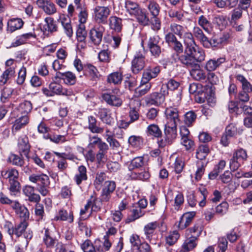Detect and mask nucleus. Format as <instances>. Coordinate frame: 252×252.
<instances>
[{
    "mask_svg": "<svg viewBox=\"0 0 252 252\" xmlns=\"http://www.w3.org/2000/svg\"><path fill=\"white\" fill-rule=\"evenodd\" d=\"M243 10L240 8H236L233 9L231 12V20L235 21L242 17Z\"/></svg>",
    "mask_w": 252,
    "mask_h": 252,
    "instance_id": "63",
    "label": "nucleus"
},
{
    "mask_svg": "<svg viewBox=\"0 0 252 252\" xmlns=\"http://www.w3.org/2000/svg\"><path fill=\"white\" fill-rule=\"evenodd\" d=\"M9 160L12 164L16 166H22L25 162L22 158L15 154H11L9 157Z\"/></svg>",
    "mask_w": 252,
    "mask_h": 252,
    "instance_id": "48",
    "label": "nucleus"
},
{
    "mask_svg": "<svg viewBox=\"0 0 252 252\" xmlns=\"http://www.w3.org/2000/svg\"><path fill=\"white\" fill-rule=\"evenodd\" d=\"M109 26L111 29L116 32L121 31L122 27V19L115 16H111L109 19Z\"/></svg>",
    "mask_w": 252,
    "mask_h": 252,
    "instance_id": "28",
    "label": "nucleus"
},
{
    "mask_svg": "<svg viewBox=\"0 0 252 252\" xmlns=\"http://www.w3.org/2000/svg\"><path fill=\"white\" fill-rule=\"evenodd\" d=\"M209 152V148L205 145H202L198 147L196 152V157L200 160L205 158Z\"/></svg>",
    "mask_w": 252,
    "mask_h": 252,
    "instance_id": "39",
    "label": "nucleus"
},
{
    "mask_svg": "<svg viewBox=\"0 0 252 252\" xmlns=\"http://www.w3.org/2000/svg\"><path fill=\"white\" fill-rule=\"evenodd\" d=\"M152 85L150 83H143L141 81L140 85L138 87L135 89L134 96L135 97H140L146 94L151 89Z\"/></svg>",
    "mask_w": 252,
    "mask_h": 252,
    "instance_id": "25",
    "label": "nucleus"
},
{
    "mask_svg": "<svg viewBox=\"0 0 252 252\" xmlns=\"http://www.w3.org/2000/svg\"><path fill=\"white\" fill-rule=\"evenodd\" d=\"M196 118V115L195 113L193 111H189L185 115V123L188 126H190L195 121Z\"/></svg>",
    "mask_w": 252,
    "mask_h": 252,
    "instance_id": "51",
    "label": "nucleus"
},
{
    "mask_svg": "<svg viewBox=\"0 0 252 252\" xmlns=\"http://www.w3.org/2000/svg\"><path fill=\"white\" fill-rule=\"evenodd\" d=\"M24 22L21 19L13 18L8 21L7 29L10 32H13L21 29L23 26Z\"/></svg>",
    "mask_w": 252,
    "mask_h": 252,
    "instance_id": "26",
    "label": "nucleus"
},
{
    "mask_svg": "<svg viewBox=\"0 0 252 252\" xmlns=\"http://www.w3.org/2000/svg\"><path fill=\"white\" fill-rule=\"evenodd\" d=\"M164 134V142L161 141L162 146L166 144H171L177 136V125L166 123L165 125Z\"/></svg>",
    "mask_w": 252,
    "mask_h": 252,
    "instance_id": "6",
    "label": "nucleus"
},
{
    "mask_svg": "<svg viewBox=\"0 0 252 252\" xmlns=\"http://www.w3.org/2000/svg\"><path fill=\"white\" fill-rule=\"evenodd\" d=\"M158 224L156 221L152 222L146 224L144 228V231L146 235V239L149 241V242L153 244H156V242L154 240H152L154 232L158 227Z\"/></svg>",
    "mask_w": 252,
    "mask_h": 252,
    "instance_id": "16",
    "label": "nucleus"
},
{
    "mask_svg": "<svg viewBox=\"0 0 252 252\" xmlns=\"http://www.w3.org/2000/svg\"><path fill=\"white\" fill-rule=\"evenodd\" d=\"M185 52L198 63H201L205 60V53L204 50L199 48L196 44L187 46Z\"/></svg>",
    "mask_w": 252,
    "mask_h": 252,
    "instance_id": "5",
    "label": "nucleus"
},
{
    "mask_svg": "<svg viewBox=\"0 0 252 252\" xmlns=\"http://www.w3.org/2000/svg\"><path fill=\"white\" fill-rule=\"evenodd\" d=\"M248 158L247 152L243 149L237 150L234 153L232 158L230 159L229 166L231 170L238 169L240 165L246 160Z\"/></svg>",
    "mask_w": 252,
    "mask_h": 252,
    "instance_id": "2",
    "label": "nucleus"
},
{
    "mask_svg": "<svg viewBox=\"0 0 252 252\" xmlns=\"http://www.w3.org/2000/svg\"><path fill=\"white\" fill-rule=\"evenodd\" d=\"M168 15L171 18H176L177 21H183L184 14L181 11L171 9L168 11Z\"/></svg>",
    "mask_w": 252,
    "mask_h": 252,
    "instance_id": "55",
    "label": "nucleus"
},
{
    "mask_svg": "<svg viewBox=\"0 0 252 252\" xmlns=\"http://www.w3.org/2000/svg\"><path fill=\"white\" fill-rule=\"evenodd\" d=\"M19 149L23 152L28 153L30 150V146L29 144V139L26 135L21 136L18 140Z\"/></svg>",
    "mask_w": 252,
    "mask_h": 252,
    "instance_id": "37",
    "label": "nucleus"
},
{
    "mask_svg": "<svg viewBox=\"0 0 252 252\" xmlns=\"http://www.w3.org/2000/svg\"><path fill=\"white\" fill-rule=\"evenodd\" d=\"M53 81L49 85V89L52 90L53 95H69L71 94V92L67 89L63 88L62 85L55 82V78H52Z\"/></svg>",
    "mask_w": 252,
    "mask_h": 252,
    "instance_id": "12",
    "label": "nucleus"
},
{
    "mask_svg": "<svg viewBox=\"0 0 252 252\" xmlns=\"http://www.w3.org/2000/svg\"><path fill=\"white\" fill-rule=\"evenodd\" d=\"M160 71V67L157 66L155 67H149L146 68L143 72L142 82L143 83L149 82V81L152 79L156 78Z\"/></svg>",
    "mask_w": 252,
    "mask_h": 252,
    "instance_id": "10",
    "label": "nucleus"
},
{
    "mask_svg": "<svg viewBox=\"0 0 252 252\" xmlns=\"http://www.w3.org/2000/svg\"><path fill=\"white\" fill-rule=\"evenodd\" d=\"M134 16L137 19L138 22L143 25H147L149 22V19L145 12L143 11L140 8L135 14Z\"/></svg>",
    "mask_w": 252,
    "mask_h": 252,
    "instance_id": "36",
    "label": "nucleus"
},
{
    "mask_svg": "<svg viewBox=\"0 0 252 252\" xmlns=\"http://www.w3.org/2000/svg\"><path fill=\"white\" fill-rule=\"evenodd\" d=\"M23 41L26 43V41L31 37H35L34 28L33 24H31L28 32L20 36Z\"/></svg>",
    "mask_w": 252,
    "mask_h": 252,
    "instance_id": "49",
    "label": "nucleus"
},
{
    "mask_svg": "<svg viewBox=\"0 0 252 252\" xmlns=\"http://www.w3.org/2000/svg\"><path fill=\"white\" fill-rule=\"evenodd\" d=\"M87 32L84 24H80L76 31V36L78 41H85L86 38Z\"/></svg>",
    "mask_w": 252,
    "mask_h": 252,
    "instance_id": "45",
    "label": "nucleus"
},
{
    "mask_svg": "<svg viewBox=\"0 0 252 252\" xmlns=\"http://www.w3.org/2000/svg\"><path fill=\"white\" fill-rule=\"evenodd\" d=\"M44 242L47 247H53L56 243V240L49 235L48 230H45Z\"/></svg>",
    "mask_w": 252,
    "mask_h": 252,
    "instance_id": "57",
    "label": "nucleus"
},
{
    "mask_svg": "<svg viewBox=\"0 0 252 252\" xmlns=\"http://www.w3.org/2000/svg\"><path fill=\"white\" fill-rule=\"evenodd\" d=\"M26 77V68L23 66L21 68L18 72V76L17 79V83L19 85H22L24 82Z\"/></svg>",
    "mask_w": 252,
    "mask_h": 252,
    "instance_id": "61",
    "label": "nucleus"
},
{
    "mask_svg": "<svg viewBox=\"0 0 252 252\" xmlns=\"http://www.w3.org/2000/svg\"><path fill=\"white\" fill-rule=\"evenodd\" d=\"M131 179L141 181H147L150 177L148 171L144 170L140 172H132L130 175Z\"/></svg>",
    "mask_w": 252,
    "mask_h": 252,
    "instance_id": "30",
    "label": "nucleus"
},
{
    "mask_svg": "<svg viewBox=\"0 0 252 252\" xmlns=\"http://www.w3.org/2000/svg\"><path fill=\"white\" fill-rule=\"evenodd\" d=\"M143 164V158L142 157H136L131 160L128 166V169L129 170H132L142 166Z\"/></svg>",
    "mask_w": 252,
    "mask_h": 252,
    "instance_id": "47",
    "label": "nucleus"
},
{
    "mask_svg": "<svg viewBox=\"0 0 252 252\" xmlns=\"http://www.w3.org/2000/svg\"><path fill=\"white\" fill-rule=\"evenodd\" d=\"M165 101L163 97L158 92H154L145 97L147 104L150 105H159Z\"/></svg>",
    "mask_w": 252,
    "mask_h": 252,
    "instance_id": "17",
    "label": "nucleus"
},
{
    "mask_svg": "<svg viewBox=\"0 0 252 252\" xmlns=\"http://www.w3.org/2000/svg\"><path fill=\"white\" fill-rule=\"evenodd\" d=\"M81 248L84 252H94L95 249L92 242L89 240H86L81 245Z\"/></svg>",
    "mask_w": 252,
    "mask_h": 252,
    "instance_id": "59",
    "label": "nucleus"
},
{
    "mask_svg": "<svg viewBox=\"0 0 252 252\" xmlns=\"http://www.w3.org/2000/svg\"><path fill=\"white\" fill-rule=\"evenodd\" d=\"M228 208V204L226 202H223L216 208V213L220 216L226 213Z\"/></svg>",
    "mask_w": 252,
    "mask_h": 252,
    "instance_id": "54",
    "label": "nucleus"
},
{
    "mask_svg": "<svg viewBox=\"0 0 252 252\" xmlns=\"http://www.w3.org/2000/svg\"><path fill=\"white\" fill-rule=\"evenodd\" d=\"M12 208L15 210L16 213L25 221L29 217L28 210L24 206L21 205L18 201L12 202Z\"/></svg>",
    "mask_w": 252,
    "mask_h": 252,
    "instance_id": "15",
    "label": "nucleus"
},
{
    "mask_svg": "<svg viewBox=\"0 0 252 252\" xmlns=\"http://www.w3.org/2000/svg\"><path fill=\"white\" fill-rule=\"evenodd\" d=\"M94 12L95 21L98 23L105 24L111 13V6L97 5L94 7Z\"/></svg>",
    "mask_w": 252,
    "mask_h": 252,
    "instance_id": "3",
    "label": "nucleus"
},
{
    "mask_svg": "<svg viewBox=\"0 0 252 252\" xmlns=\"http://www.w3.org/2000/svg\"><path fill=\"white\" fill-rule=\"evenodd\" d=\"M32 108V104L29 101H24L21 102L18 107V110L24 115H27Z\"/></svg>",
    "mask_w": 252,
    "mask_h": 252,
    "instance_id": "38",
    "label": "nucleus"
},
{
    "mask_svg": "<svg viewBox=\"0 0 252 252\" xmlns=\"http://www.w3.org/2000/svg\"><path fill=\"white\" fill-rule=\"evenodd\" d=\"M146 132L148 136L154 137H159L161 135V131L158 126L155 124L149 125L147 128Z\"/></svg>",
    "mask_w": 252,
    "mask_h": 252,
    "instance_id": "32",
    "label": "nucleus"
},
{
    "mask_svg": "<svg viewBox=\"0 0 252 252\" xmlns=\"http://www.w3.org/2000/svg\"><path fill=\"white\" fill-rule=\"evenodd\" d=\"M184 42L187 46L189 45H194L196 44L194 40L193 35L191 32H184L183 35Z\"/></svg>",
    "mask_w": 252,
    "mask_h": 252,
    "instance_id": "60",
    "label": "nucleus"
},
{
    "mask_svg": "<svg viewBox=\"0 0 252 252\" xmlns=\"http://www.w3.org/2000/svg\"><path fill=\"white\" fill-rule=\"evenodd\" d=\"M145 211H142L140 208L136 207L131 210L130 221H133L145 215Z\"/></svg>",
    "mask_w": 252,
    "mask_h": 252,
    "instance_id": "53",
    "label": "nucleus"
},
{
    "mask_svg": "<svg viewBox=\"0 0 252 252\" xmlns=\"http://www.w3.org/2000/svg\"><path fill=\"white\" fill-rule=\"evenodd\" d=\"M145 66L144 57L142 55L135 56L131 63V69L134 73H138Z\"/></svg>",
    "mask_w": 252,
    "mask_h": 252,
    "instance_id": "13",
    "label": "nucleus"
},
{
    "mask_svg": "<svg viewBox=\"0 0 252 252\" xmlns=\"http://www.w3.org/2000/svg\"><path fill=\"white\" fill-rule=\"evenodd\" d=\"M24 194L28 197L31 202L38 203L40 200L39 194L34 192V188L31 186H26L23 189Z\"/></svg>",
    "mask_w": 252,
    "mask_h": 252,
    "instance_id": "18",
    "label": "nucleus"
},
{
    "mask_svg": "<svg viewBox=\"0 0 252 252\" xmlns=\"http://www.w3.org/2000/svg\"><path fill=\"white\" fill-rule=\"evenodd\" d=\"M44 21L46 24L44 26V28L46 31L51 32L57 31V26L53 18L51 17H47L45 19Z\"/></svg>",
    "mask_w": 252,
    "mask_h": 252,
    "instance_id": "43",
    "label": "nucleus"
},
{
    "mask_svg": "<svg viewBox=\"0 0 252 252\" xmlns=\"http://www.w3.org/2000/svg\"><path fill=\"white\" fill-rule=\"evenodd\" d=\"M165 114L167 120L166 123L177 125V123L180 121L178 111L177 109L173 107L168 108L165 110Z\"/></svg>",
    "mask_w": 252,
    "mask_h": 252,
    "instance_id": "14",
    "label": "nucleus"
},
{
    "mask_svg": "<svg viewBox=\"0 0 252 252\" xmlns=\"http://www.w3.org/2000/svg\"><path fill=\"white\" fill-rule=\"evenodd\" d=\"M148 9L152 16H158L159 12V6L158 3L154 1H150L148 5Z\"/></svg>",
    "mask_w": 252,
    "mask_h": 252,
    "instance_id": "56",
    "label": "nucleus"
},
{
    "mask_svg": "<svg viewBox=\"0 0 252 252\" xmlns=\"http://www.w3.org/2000/svg\"><path fill=\"white\" fill-rule=\"evenodd\" d=\"M104 28L101 25L94 26L89 32V38L91 42L94 45L100 44L102 41Z\"/></svg>",
    "mask_w": 252,
    "mask_h": 252,
    "instance_id": "7",
    "label": "nucleus"
},
{
    "mask_svg": "<svg viewBox=\"0 0 252 252\" xmlns=\"http://www.w3.org/2000/svg\"><path fill=\"white\" fill-rule=\"evenodd\" d=\"M88 128L93 133H101L103 131V128L97 126L96 119L92 116L88 118Z\"/></svg>",
    "mask_w": 252,
    "mask_h": 252,
    "instance_id": "23",
    "label": "nucleus"
},
{
    "mask_svg": "<svg viewBox=\"0 0 252 252\" xmlns=\"http://www.w3.org/2000/svg\"><path fill=\"white\" fill-rule=\"evenodd\" d=\"M179 237L180 235L177 231L171 232L166 237V243L170 246L172 245L176 242Z\"/></svg>",
    "mask_w": 252,
    "mask_h": 252,
    "instance_id": "52",
    "label": "nucleus"
},
{
    "mask_svg": "<svg viewBox=\"0 0 252 252\" xmlns=\"http://www.w3.org/2000/svg\"><path fill=\"white\" fill-rule=\"evenodd\" d=\"M57 220H66L69 222H72L73 220V217L72 213L69 214L65 210H61L59 211L58 215L56 217Z\"/></svg>",
    "mask_w": 252,
    "mask_h": 252,
    "instance_id": "46",
    "label": "nucleus"
},
{
    "mask_svg": "<svg viewBox=\"0 0 252 252\" xmlns=\"http://www.w3.org/2000/svg\"><path fill=\"white\" fill-rule=\"evenodd\" d=\"M181 142L187 150L191 149L194 146V142L189 137L181 138Z\"/></svg>",
    "mask_w": 252,
    "mask_h": 252,
    "instance_id": "64",
    "label": "nucleus"
},
{
    "mask_svg": "<svg viewBox=\"0 0 252 252\" xmlns=\"http://www.w3.org/2000/svg\"><path fill=\"white\" fill-rule=\"evenodd\" d=\"M190 74L196 80H204L206 78V74L204 71L199 67L192 68Z\"/></svg>",
    "mask_w": 252,
    "mask_h": 252,
    "instance_id": "40",
    "label": "nucleus"
},
{
    "mask_svg": "<svg viewBox=\"0 0 252 252\" xmlns=\"http://www.w3.org/2000/svg\"><path fill=\"white\" fill-rule=\"evenodd\" d=\"M37 4L48 15H53L57 12L55 4L48 0H37Z\"/></svg>",
    "mask_w": 252,
    "mask_h": 252,
    "instance_id": "9",
    "label": "nucleus"
},
{
    "mask_svg": "<svg viewBox=\"0 0 252 252\" xmlns=\"http://www.w3.org/2000/svg\"><path fill=\"white\" fill-rule=\"evenodd\" d=\"M225 40L223 37H219L214 36L211 39L209 40L207 38L206 42H207V46H203L206 48L216 47L220 46L223 42Z\"/></svg>",
    "mask_w": 252,
    "mask_h": 252,
    "instance_id": "41",
    "label": "nucleus"
},
{
    "mask_svg": "<svg viewBox=\"0 0 252 252\" xmlns=\"http://www.w3.org/2000/svg\"><path fill=\"white\" fill-rule=\"evenodd\" d=\"M193 33L195 37L198 39L203 46H207V37L204 35L203 31L198 27H195L193 28Z\"/></svg>",
    "mask_w": 252,
    "mask_h": 252,
    "instance_id": "34",
    "label": "nucleus"
},
{
    "mask_svg": "<svg viewBox=\"0 0 252 252\" xmlns=\"http://www.w3.org/2000/svg\"><path fill=\"white\" fill-rule=\"evenodd\" d=\"M116 189V183L113 181H107L104 182L101 194V200L103 202H108L110 197L111 194Z\"/></svg>",
    "mask_w": 252,
    "mask_h": 252,
    "instance_id": "8",
    "label": "nucleus"
},
{
    "mask_svg": "<svg viewBox=\"0 0 252 252\" xmlns=\"http://www.w3.org/2000/svg\"><path fill=\"white\" fill-rule=\"evenodd\" d=\"M243 129L240 127H238L236 124H230L226 128L225 133L229 137H233L237 134L242 133Z\"/></svg>",
    "mask_w": 252,
    "mask_h": 252,
    "instance_id": "31",
    "label": "nucleus"
},
{
    "mask_svg": "<svg viewBox=\"0 0 252 252\" xmlns=\"http://www.w3.org/2000/svg\"><path fill=\"white\" fill-rule=\"evenodd\" d=\"M194 213L188 212L184 214L180 218L178 223V227L181 229H184L189 225L194 216Z\"/></svg>",
    "mask_w": 252,
    "mask_h": 252,
    "instance_id": "21",
    "label": "nucleus"
},
{
    "mask_svg": "<svg viewBox=\"0 0 252 252\" xmlns=\"http://www.w3.org/2000/svg\"><path fill=\"white\" fill-rule=\"evenodd\" d=\"M27 223L23 220V221L21 222L19 224L16 225L14 229H15V234L17 237H20L22 235L23 233L26 230L27 227Z\"/></svg>",
    "mask_w": 252,
    "mask_h": 252,
    "instance_id": "50",
    "label": "nucleus"
},
{
    "mask_svg": "<svg viewBox=\"0 0 252 252\" xmlns=\"http://www.w3.org/2000/svg\"><path fill=\"white\" fill-rule=\"evenodd\" d=\"M129 143L134 147H139L142 143V138L140 136L132 135L128 138Z\"/></svg>",
    "mask_w": 252,
    "mask_h": 252,
    "instance_id": "58",
    "label": "nucleus"
},
{
    "mask_svg": "<svg viewBox=\"0 0 252 252\" xmlns=\"http://www.w3.org/2000/svg\"><path fill=\"white\" fill-rule=\"evenodd\" d=\"M197 239L195 237H190L187 239L182 245L180 252H189L196 246Z\"/></svg>",
    "mask_w": 252,
    "mask_h": 252,
    "instance_id": "24",
    "label": "nucleus"
},
{
    "mask_svg": "<svg viewBox=\"0 0 252 252\" xmlns=\"http://www.w3.org/2000/svg\"><path fill=\"white\" fill-rule=\"evenodd\" d=\"M3 178L8 180L10 184V190L14 192L18 190L19 183L18 181L19 177L18 171L14 168L8 169L1 172Z\"/></svg>",
    "mask_w": 252,
    "mask_h": 252,
    "instance_id": "1",
    "label": "nucleus"
},
{
    "mask_svg": "<svg viewBox=\"0 0 252 252\" xmlns=\"http://www.w3.org/2000/svg\"><path fill=\"white\" fill-rule=\"evenodd\" d=\"M106 140L113 149H117L120 147L119 142L110 134H106Z\"/></svg>",
    "mask_w": 252,
    "mask_h": 252,
    "instance_id": "62",
    "label": "nucleus"
},
{
    "mask_svg": "<svg viewBox=\"0 0 252 252\" xmlns=\"http://www.w3.org/2000/svg\"><path fill=\"white\" fill-rule=\"evenodd\" d=\"M224 58H219L217 59H213L208 60L205 64V68L209 72L216 70L222 63H224Z\"/></svg>",
    "mask_w": 252,
    "mask_h": 252,
    "instance_id": "20",
    "label": "nucleus"
},
{
    "mask_svg": "<svg viewBox=\"0 0 252 252\" xmlns=\"http://www.w3.org/2000/svg\"><path fill=\"white\" fill-rule=\"evenodd\" d=\"M179 59L182 63L188 67L193 68L199 67V65L197 63L198 62L191 56L188 55V54L186 53L185 52L184 55L179 57Z\"/></svg>",
    "mask_w": 252,
    "mask_h": 252,
    "instance_id": "19",
    "label": "nucleus"
},
{
    "mask_svg": "<svg viewBox=\"0 0 252 252\" xmlns=\"http://www.w3.org/2000/svg\"><path fill=\"white\" fill-rule=\"evenodd\" d=\"M120 94L119 89L115 88L110 93L103 94L102 97L107 104L112 106H120L122 104V100L120 98Z\"/></svg>",
    "mask_w": 252,
    "mask_h": 252,
    "instance_id": "4",
    "label": "nucleus"
},
{
    "mask_svg": "<svg viewBox=\"0 0 252 252\" xmlns=\"http://www.w3.org/2000/svg\"><path fill=\"white\" fill-rule=\"evenodd\" d=\"M15 73L14 67L7 68L0 77V85H4L10 78L14 75Z\"/></svg>",
    "mask_w": 252,
    "mask_h": 252,
    "instance_id": "29",
    "label": "nucleus"
},
{
    "mask_svg": "<svg viewBox=\"0 0 252 252\" xmlns=\"http://www.w3.org/2000/svg\"><path fill=\"white\" fill-rule=\"evenodd\" d=\"M123 80V75L120 72H115L109 74L107 77V81L115 85L121 84Z\"/></svg>",
    "mask_w": 252,
    "mask_h": 252,
    "instance_id": "35",
    "label": "nucleus"
},
{
    "mask_svg": "<svg viewBox=\"0 0 252 252\" xmlns=\"http://www.w3.org/2000/svg\"><path fill=\"white\" fill-rule=\"evenodd\" d=\"M126 11L130 15L133 16L140 9L139 5L136 2L131 0H126L125 2Z\"/></svg>",
    "mask_w": 252,
    "mask_h": 252,
    "instance_id": "33",
    "label": "nucleus"
},
{
    "mask_svg": "<svg viewBox=\"0 0 252 252\" xmlns=\"http://www.w3.org/2000/svg\"><path fill=\"white\" fill-rule=\"evenodd\" d=\"M170 31L174 33L181 37L185 32V28L182 26L176 24H171L169 27Z\"/></svg>",
    "mask_w": 252,
    "mask_h": 252,
    "instance_id": "42",
    "label": "nucleus"
},
{
    "mask_svg": "<svg viewBox=\"0 0 252 252\" xmlns=\"http://www.w3.org/2000/svg\"><path fill=\"white\" fill-rule=\"evenodd\" d=\"M198 25L201 27L205 31L209 32L211 29V23L203 15L199 17L198 20Z\"/></svg>",
    "mask_w": 252,
    "mask_h": 252,
    "instance_id": "44",
    "label": "nucleus"
},
{
    "mask_svg": "<svg viewBox=\"0 0 252 252\" xmlns=\"http://www.w3.org/2000/svg\"><path fill=\"white\" fill-rule=\"evenodd\" d=\"M56 79H61L67 85H73L76 83V77L72 72L67 71L64 73L57 72L55 76Z\"/></svg>",
    "mask_w": 252,
    "mask_h": 252,
    "instance_id": "11",
    "label": "nucleus"
},
{
    "mask_svg": "<svg viewBox=\"0 0 252 252\" xmlns=\"http://www.w3.org/2000/svg\"><path fill=\"white\" fill-rule=\"evenodd\" d=\"M29 123L27 115H24L16 119L12 126V132H16Z\"/></svg>",
    "mask_w": 252,
    "mask_h": 252,
    "instance_id": "27",
    "label": "nucleus"
},
{
    "mask_svg": "<svg viewBox=\"0 0 252 252\" xmlns=\"http://www.w3.org/2000/svg\"><path fill=\"white\" fill-rule=\"evenodd\" d=\"M77 171L78 172L74 176V180L77 185H79L82 181L87 180V169L85 166L81 165L78 167Z\"/></svg>",
    "mask_w": 252,
    "mask_h": 252,
    "instance_id": "22",
    "label": "nucleus"
}]
</instances>
